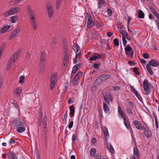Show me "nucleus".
Instances as JSON below:
<instances>
[{
  "label": "nucleus",
  "instance_id": "nucleus-1",
  "mask_svg": "<svg viewBox=\"0 0 159 159\" xmlns=\"http://www.w3.org/2000/svg\"><path fill=\"white\" fill-rule=\"evenodd\" d=\"M13 124L14 128L19 133L24 132L26 130L27 124L24 120L20 119H14Z\"/></svg>",
  "mask_w": 159,
  "mask_h": 159
},
{
  "label": "nucleus",
  "instance_id": "nucleus-2",
  "mask_svg": "<svg viewBox=\"0 0 159 159\" xmlns=\"http://www.w3.org/2000/svg\"><path fill=\"white\" fill-rule=\"evenodd\" d=\"M27 11L30 17V20L34 29L35 30L37 28V23L36 20V16L32 9L29 7H28Z\"/></svg>",
  "mask_w": 159,
  "mask_h": 159
},
{
  "label": "nucleus",
  "instance_id": "nucleus-3",
  "mask_svg": "<svg viewBox=\"0 0 159 159\" xmlns=\"http://www.w3.org/2000/svg\"><path fill=\"white\" fill-rule=\"evenodd\" d=\"M159 63L157 60H150L149 63L146 65V67L149 74L151 75H152L153 74V72L152 70L151 66H153L157 67Z\"/></svg>",
  "mask_w": 159,
  "mask_h": 159
},
{
  "label": "nucleus",
  "instance_id": "nucleus-4",
  "mask_svg": "<svg viewBox=\"0 0 159 159\" xmlns=\"http://www.w3.org/2000/svg\"><path fill=\"white\" fill-rule=\"evenodd\" d=\"M63 52L62 53V57L63 60H69L71 59L69 55L68 54V47L66 43H65L63 46Z\"/></svg>",
  "mask_w": 159,
  "mask_h": 159
},
{
  "label": "nucleus",
  "instance_id": "nucleus-5",
  "mask_svg": "<svg viewBox=\"0 0 159 159\" xmlns=\"http://www.w3.org/2000/svg\"><path fill=\"white\" fill-rule=\"evenodd\" d=\"M20 11V8L19 7H16L11 8L5 13L3 15V17H7L13 15L15 13L19 12Z\"/></svg>",
  "mask_w": 159,
  "mask_h": 159
},
{
  "label": "nucleus",
  "instance_id": "nucleus-6",
  "mask_svg": "<svg viewBox=\"0 0 159 159\" xmlns=\"http://www.w3.org/2000/svg\"><path fill=\"white\" fill-rule=\"evenodd\" d=\"M125 50L126 54L130 59H133V57L134 55V51L132 48L130 46L128 45L125 47Z\"/></svg>",
  "mask_w": 159,
  "mask_h": 159
},
{
  "label": "nucleus",
  "instance_id": "nucleus-7",
  "mask_svg": "<svg viewBox=\"0 0 159 159\" xmlns=\"http://www.w3.org/2000/svg\"><path fill=\"white\" fill-rule=\"evenodd\" d=\"M143 85L145 94L146 95H149L151 91L149 88V83L148 82V81L147 80H144L143 82Z\"/></svg>",
  "mask_w": 159,
  "mask_h": 159
},
{
  "label": "nucleus",
  "instance_id": "nucleus-8",
  "mask_svg": "<svg viewBox=\"0 0 159 159\" xmlns=\"http://www.w3.org/2000/svg\"><path fill=\"white\" fill-rule=\"evenodd\" d=\"M143 133L146 138H150L151 137L152 135V132L147 126H143Z\"/></svg>",
  "mask_w": 159,
  "mask_h": 159
},
{
  "label": "nucleus",
  "instance_id": "nucleus-9",
  "mask_svg": "<svg viewBox=\"0 0 159 159\" xmlns=\"http://www.w3.org/2000/svg\"><path fill=\"white\" fill-rule=\"evenodd\" d=\"M82 72H78L75 76L73 79V83L75 85H77L79 83V80L80 79L81 77L83 75Z\"/></svg>",
  "mask_w": 159,
  "mask_h": 159
},
{
  "label": "nucleus",
  "instance_id": "nucleus-10",
  "mask_svg": "<svg viewBox=\"0 0 159 159\" xmlns=\"http://www.w3.org/2000/svg\"><path fill=\"white\" fill-rule=\"evenodd\" d=\"M46 8L47 9L49 18L53 16V10L50 2H48L46 3Z\"/></svg>",
  "mask_w": 159,
  "mask_h": 159
},
{
  "label": "nucleus",
  "instance_id": "nucleus-11",
  "mask_svg": "<svg viewBox=\"0 0 159 159\" xmlns=\"http://www.w3.org/2000/svg\"><path fill=\"white\" fill-rule=\"evenodd\" d=\"M110 77V75L107 74H104L100 75L98 79L94 81V83L97 82L98 80H100L101 81L109 79Z\"/></svg>",
  "mask_w": 159,
  "mask_h": 159
},
{
  "label": "nucleus",
  "instance_id": "nucleus-12",
  "mask_svg": "<svg viewBox=\"0 0 159 159\" xmlns=\"http://www.w3.org/2000/svg\"><path fill=\"white\" fill-rule=\"evenodd\" d=\"M20 32L19 27L17 26L15 29L12 32L11 35L9 37V39L11 40L15 38Z\"/></svg>",
  "mask_w": 159,
  "mask_h": 159
},
{
  "label": "nucleus",
  "instance_id": "nucleus-13",
  "mask_svg": "<svg viewBox=\"0 0 159 159\" xmlns=\"http://www.w3.org/2000/svg\"><path fill=\"white\" fill-rule=\"evenodd\" d=\"M95 25L94 23L92 17L90 16L88 18L87 27L89 28H91Z\"/></svg>",
  "mask_w": 159,
  "mask_h": 159
},
{
  "label": "nucleus",
  "instance_id": "nucleus-14",
  "mask_svg": "<svg viewBox=\"0 0 159 159\" xmlns=\"http://www.w3.org/2000/svg\"><path fill=\"white\" fill-rule=\"evenodd\" d=\"M133 123L135 126L136 128L139 130H140L143 129V126L142 124L138 120H135L133 122Z\"/></svg>",
  "mask_w": 159,
  "mask_h": 159
},
{
  "label": "nucleus",
  "instance_id": "nucleus-15",
  "mask_svg": "<svg viewBox=\"0 0 159 159\" xmlns=\"http://www.w3.org/2000/svg\"><path fill=\"white\" fill-rule=\"evenodd\" d=\"M22 50L21 49L18 50L11 57V60H16L21 54Z\"/></svg>",
  "mask_w": 159,
  "mask_h": 159
},
{
  "label": "nucleus",
  "instance_id": "nucleus-16",
  "mask_svg": "<svg viewBox=\"0 0 159 159\" xmlns=\"http://www.w3.org/2000/svg\"><path fill=\"white\" fill-rule=\"evenodd\" d=\"M8 155V159H18L15 153L13 151H9Z\"/></svg>",
  "mask_w": 159,
  "mask_h": 159
},
{
  "label": "nucleus",
  "instance_id": "nucleus-17",
  "mask_svg": "<svg viewBox=\"0 0 159 159\" xmlns=\"http://www.w3.org/2000/svg\"><path fill=\"white\" fill-rule=\"evenodd\" d=\"M118 113L123 119L124 121L127 120L125 115V114H124V115L123 114V112L120 106H119L118 107Z\"/></svg>",
  "mask_w": 159,
  "mask_h": 159
},
{
  "label": "nucleus",
  "instance_id": "nucleus-18",
  "mask_svg": "<svg viewBox=\"0 0 159 159\" xmlns=\"http://www.w3.org/2000/svg\"><path fill=\"white\" fill-rule=\"evenodd\" d=\"M134 155L136 156V158L138 159L140 157V154L139 149L136 146L134 147L133 148Z\"/></svg>",
  "mask_w": 159,
  "mask_h": 159
},
{
  "label": "nucleus",
  "instance_id": "nucleus-19",
  "mask_svg": "<svg viewBox=\"0 0 159 159\" xmlns=\"http://www.w3.org/2000/svg\"><path fill=\"white\" fill-rule=\"evenodd\" d=\"M127 113L130 115H135V112L134 110L132 107H126V109Z\"/></svg>",
  "mask_w": 159,
  "mask_h": 159
},
{
  "label": "nucleus",
  "instance_id": "nucleus-20",
  "mask_svg": "<svg viewBox=\"0 0 159 159\" xmlns=\"http://www.w3.org/2000/svg\"><path fill=\"white\" fill-rule=\"evenodd\" d=\"M15 60H8L7 64L6 70L7 71L9 70L14 63Z\"/></svg>",
  "mask_w": 159,
  "mask_h": 159
},
{
  "label": "nucleus",
  "instance_id": "nucleus-21",
  "mask_svg": "<svg viewBox=\"0 0 159 159\" xmlns=\"http://www.w3.org/2000/svg\"><path fill=\"white\" fill-rule=\"evenodd\" d=\"M103 131L106 141L107 142V137L109 136V133L107 128L105 126L103 127Z\"/></svg>",
  "mask_w": 159,
  "mask_h": 159
},
{
  "label": "nucleus",
  "instance_id": "nucleus-22",
  "mask_svg": "<svg viewBox=\"0 0 159 159\" xmlns=\"http://www.w3.org/2000/svg\"><path fill=\"white\" fill-rule=\"evenodd\" d=\"M107 148L112 153L114 154L115 152L114 150L112 145L110 143H107Z\"/></svg>",
  "mask_w": 159,
  "mask_h": 159
},
{
  "label": "nucleus",
  "instance_id": "nucleus-23",
  "mask_svg": "<svg viewBox=\"0 0 159 159\" xmlns=\"http://www.w3.org/2000/svg\"><path fill=\"white\" fill-rule=\"evenodd\" d=\"M101 54H96L91 57L89 60H96L97 58L100 59L101 58Z\"/></svg>",
  "mask_w": 159,
  "mask_h": 159
},
{
  "label": "nucleus",
  "instance_id": "nucleus-24",
  "mask_svg": "<svg viewBox=\"0 0 159 159\" xmlns=\"http://www.w3.org/2000/svg\"><path fill=\"white\" fill-rule=\"evenodd\" d=\"M69 109L70 110V116L72 118L71 120H72L73 119V118H72L73 116H71V115H73L75 114V109L74 106L72 105L71 106H70L69 107Z\"/></svg>",
  "mask_w": 159,
  "mask_h": 159
},
{
  "label": "nucleus",
  "instance_id": "nucleus-25",
  "mask_svg": "<svg viewBox=\"0 0 159 159\" xmlns=\"http://www.w3.org/2000/svg\"><path fill=\"white\" fill-rule=\"evenodd\" d=\"M73 49L75 52L78 53V52H80V47L76 43L74 44L73 46Z\"/></svg>",
  "mask_w": 159,
  "mask_h": 159
},
{
  "label": "nucleus",
  "instance_id": "nucleus-26",
  "mask_svg": "<svg viewBox=\"0 0 159 159\" xmlns=\"http://www.w3.org/2000/svg\"><path fill=\"white\" fill-rule=\"evenodd\" d=\"M10 26L9 25H7L4 26L1 29L0 28V33H4L10 28Z\"/></svg>",
  "mask_w": 159,
  "mask_h": 159
},
{
  "label": "nucleus",
  "instance_id": "nucleus-27",
  "mask_svg": "<svg viewBox=\"0 0 159 159\" xmlns=\"http://www.w3.org/2000/svg\"><path fill=\"white\" fill-rule=\"evenodd\" d=\"M51 82H53L55 83L57 82V76L55 73L52 74L50 78Z\"/></svg>",
  "mask_w": 159,
  "mask_h": 159
},
{
  "label": "nucleus",
  "instance_id": "nucleus-28",
  "mask_svg": "<svg viewBox=\"0 0 159 159\" xmlns=\"http://www.w3.org/2000/svg\"><path fill=\"white\" fill-rule=\"evenodd\" d=\"M103 107L104 111L106 113H107L109 112L110 110L109 107L107 105L105 102L103 103Z\"/></svg>",
  "mask_w": 159,
  "mask_h": 159
},
{
  "label": "nucleus",
  "instance_id": "nucleus-29",
  "mask_svg": "<svg viewBox=\"0 0 159 159\" xmlns=\"http://www.w3.org/2000/svg\"><path fill=\"white\" fill-rule=\"evenodd\" d=\"M138 16L139 18L143 19L144 18V14L143 12L140 9L138 10Z\"/></svg>",
  "mask_w": 159,
  "mask_h": 159
},
{
  "label": "nucleus",
  "instance_id": "nucleus-30",
  "mask_svg": "<svg viewBox=\"0 0 159 159\" xmlns=\"http://www.w3.org/2000/svg\"><path fill=\"white\" fill-rule=\"evenodd\" d=\"M81 65V63H79L75 65L73 68L72 71L74 72L75 73V72L77 71L80 68Z\"/></svg>",
  "mask_w": 159,
  "mask_h": 159
},
{
  "label": "nucleus",
  "instance_id": "nucleus-31",
  "mask_svg": "<svg viewBox=\"0 0 159 159\" xmlns=\"http://www.w3.org/2000/svg\"><path fill=\"white\" fill-rule=\"evenodd\" d=\"M98 8H101L105 3V1L104 0H98Z\"/></svg>",
  "mask_w": 159,
  "mask_h": 159
},
{
  "label": "nucleus",
  "instance_id": "nucleus-32",
  "mask_svg": "<svg viewBox=\"0 0 159 159\" xmlns=\"http://www.w3.org/2000/svg\"><path fill=\"white\" fill-rule=\"evenodd\" d=\"M45 60H40V70L41 71H43L44 69L45 64Z\"/></svg>",
  "mask_w": 159,
  "mask_h": 159
},
{
  "label": "nucleus",
  "instance_id": "nucleus-33",
  "mask_svg": "<svg viewBox=\"0 0 159 159\" xmlns=\"http://www.w3.org/2000/svg\"><path fill=\"white\" fill-rule=\"evenodd\" d=\"M96 152V150L95 148H92L90 151V156L92 157H95Z\"/></svg>",
  "mask_w": 159,
  "mask_h": 159
},
{
  "label": "nucleus",
  "instance_id": "nucleus-34",
  "mask_svg": "<svg viewBox=\"0 0 159 159\" xmlns=\"http://www.w3.org/2000/svg\"><path fill=\"white\" fill-rule=\"evenodd\" d=\"M57 40L56 39L54 38H52V41L51 43V46L53 48L54 47V45L56 43Z\"/></svg>",
  "mask_w": 159,
  "mask_h": 159
},
{
  "label": "nucleus",
  "instance_id": "nucleus-35",
  "mask_svg": "<svg viewBox=\"0 0 159 159\" xmlns=\"http://www.w3.org/2000/svg\"><path fill=\"white\" fill-rule=\"evenodd\" d=\"M126 102L128 105L130 106V107H134V102L130 101L127 100L126 101Z\"/></svg>",
  "mask_w": 159,
  "mask_h": 159
},
{
  "label": "nucleus",
  "instance_id": "nucleus-36",
  "mask_svg": "<svg viewBox=\"0 0 159 159\" xmlns=\"http://www.w3.org/2000/svg\"><path fill=\"white\" fill-rule=\"evenodd\" d=\"M57 83L51 82L50 84V90H52L53 89L55 88V84Z\"/></svg>",
  "mask_w": 159,
  "mask_h": 159
},
{
  "label": "nucleus",
  "instance_id": "nucleus-37",
  "mask_svg": "<svg viewBox=\"0 0 159 159\" xmlns=\"http://www.w3.org/2000/svg\"><path fill=\"white\" fill-rule=\"evenodd\" d=\"M124 124L128 129H129L130 128V125L129 122L128 120H127L126 121H124Z\"/></svg>",
  "mask_w": 159,
  "mask_h": 159
},
{
  "label": "nucleus",
  "instance_id": "nucleus-38",
  "mask_svg": "<svg viewBox=\"0 0 159 159\" xmlns=\"http://www.w3.org/2000/svg\"><path fill=\"white\" fill-rule=\"evenodd\" d=\"M128 31L132 36L136 34V31L133 29L132 30H131L129 29H128Z\"/></svg>",
  "mask_w": 159,
  "mask_h": 159
},
{
  "label": "nucleus",
  "instance_id": "nucleus-39",
  "mask_svg": "<svg viewBox=\"0 0 159 159\" xmlns=\"http://www.w3.org/2000/svg\"><path fill=\"white\" fill-rule=\"evenodd\" d=\"M10 19L12 23H15L16 22L17 17L16 16H12L10 17Z\"/></svg>",
  "mask_w": 159,
  "mask_h": 159
},
{
  "label": "nucleus",
  "instance_id": "nucleus-40",
  "mask_svg": "<svg viewBox=\"0 0 159 159\" xmlns=\"http://www.w3.org/2000/svg\"><path fill=\"white\" fill-rule=\"evenodd\" d=\"M93 66L95 68L98 69L100 67V64L99 62L93 63Z\"/></svg>",
  "mask_w": 159,
  "mask_h": 159
},
{
  "label": "nucleus",
  "instance_id": "nucleus-41",
  "mask_svg": "<svg viewBox=\"0 0 159 159\" xmlns=\"http://www.w3.org/2000/svg\"><path fill=\"white\" fill-rule=\"evenodd\" d=\"M15 93L17 95H20L21 93V89L20 87L17 88L15 91Z\"/></svg>",
  "mask_w": 159,
  "mask_h": 159
},
{
  "label": "nucleus",
  "instance_id": "nucleus-42",
  "mask_svg": "<svg viewBox=\"0 0 159 159\" xmlns=\"http://www.w3.org/2000/svg\"><path fill=\"white\" fill-rule=\"evenodd\" d=\"M25 78V77L24 75H21L19 78V83L20 84H22L23 83V80Z\"/></svg>",
  "mask_w": 159,
  "mask_h": 159
},
{
  "label": "nucleus",
  "instance_id": "nucleus-43",
  "mask_svg": "<svg viewBox=\"0 0 159 159\" xmlns=\"http://www.w3.org/2000/svg\"><path fill=\"white\" fill-rule=\"evenodd\" d=\"M67 111L64 114L63 119V123H66V119L67 118Z\"/></svg>",
  "mask_w": 159,
  "mask_h": 159
},
{
  "label": "nucleus",
  "instance_id": "nucleus-44",
  "mask_svg": "<svg viewBox=\"0 0 159 159\" xmlns=\"http://www.w3.org/2000/svg\"><path fill=\"white\" fill-rule=\"evenodd\" d=\"M61 0H56V8L57 9L59 8L60 5Z\"/></svg>",
  "mask_w": 159,
  "mask_h": 159
},
{
  "label": "nucleus",
  "instance_id": "nucleus-45",
  "mask_svg": "<svg viewBox=\"0 0 159 159\" xmlns=\"http://www.w3.org/2000/svg\"><path fill=\"white\" fill-rule=\"evenodd\" d=\"M135 94L136 97L139 101H142V97L140 94L138 92L137 93H135V94Z\"/></svg>",
  "mask_w": 159,
  "mask_h": 159
},
{
  "label": "nucleus",
  "instance_id": "nucleus-46",
  "mask_svg": "<svg viewBox=\"0 0 159 159\" xmlns=\"http://www.w3.org/2000/svg\"><path fill=\"white\" fill-rule=\"evenodd\" d=\"M12 104L14 107L17 110L18 109V104L17 103V102L14 100L13 101Z\"/></svg>",
  "mask_w": 159,
  "mask_h": 159
},
{
  "label": "nucleus",
  "instance_id": "nucleus-47",
  "mask_svg": "<svg viewBox=\"0 0 159 159\" xmlns=\"http://www.w3.org/2000/svg\"><path fill=\"white\" fill-rule=\"evenodd\" d=\"M65 89L64 90V92H65L68 89L69 87V84L68 82L64 84Z\"/></svg>",
  "mask_w": 159,
  "mask_h": 159
},
{
  "label": "nucleus",
  "instance_id": "nucleus-48",
  "mask_svg": "<svg viewBox=\"0 0 159 159\" xmlns=\"http://www.w3.org/2000/svg\"><path fill=\"white\" fill-rule=\"evenodd\" d=\"M42 118H38V121L37 124L39 126L41 127L42 125Z\"/></svg>",
  "mask_w": 159,
  "mask_h": 159
},
{
  "label": "nucleus",
  "instance_id": "nucleus-49",
  "mask_svg": "<svg viewBox=\"0 0 159 159\" xmlns=\"http://www.w3.org/2000/svg\"><path fill=\"white\" fill-rule=\"evenodd\" d=\"M119 32L122 34V36H124L126 33H127V32L125 30H120L119 31Z\"/></svg>",
  "mask_w": 159,
  "mask_h": 159
},
{
  "label": "nucleus",
  "instance_id": "nucleus-50",
  "mask_svg": "<svg viewBox=\"0 0 159 159\" xmlns=\"http://www.w3.org/2000/svg\"><path fill=\"white\" fill-rule=\"evenodd\" d=\"M113 42L115 45L116 46H118L119 45V42L117 39L115 38L114 39Z\"/></svg>",
  "mask_w": 159,
  "mask_h": 159
},
{
  "label": "nucleus",
  "instance_id": "nucleus-51",
  "mask_svg": "<svg viewBox=\"0 0 159 159\" xmlns=\"http://www.w3.org/2000/svg\"><path fill=\"white\" fill-rule=\"evenodd\" d=\"M47 118L46 115H44L43 120V124H47Z\"/></svg>",
  "mask_w": 159,
  "mask_h": 159
},
{
  "label": "nucleus",
  "instance_id": "nucleus-52",
  "mask_svg": "<svg viewBox=\"0 0 159 159\" xmlns=\"http://www.w3.org/2000/svg\"><path fill=\"white\" fill-rule=\"evenodd\" d=\"M143 56L144 58L147 59L149 58V55L148 53H145L143 54Z\"/></svg>",
  "mask_w": 159,
  "mask_h": 159
},
{
  "label": "nucleus",
  "instance_id": "nucleus-53",
  "mask_svg": "<svg viewBox=\"0 0 159 159\" xmlns=\"http://www.w3.org/2000/svg\"><path fill=\"white\" fill-rule=\"evenodd\" d=\"M149 8L151 10V11L153 14L155 13L157 11L155 10L154 8L152 7V6H150L149 7Z\"/></svg>",
  "mask_w": 159,
  "mask_h": 159
},
{
  "label": "nucleus",
  "instance_id": "nucleus-54",
  "mask_svg": "<svg viewBox=\"0 0 159 159\" xmlns=\"http://www.w3.org/2000/svg\"><path fill=\"white\" fill-rule=\"evenodd\" d=\"M45 53L44 52H42L41 55V60H44Z\"/></svg>",
  "mask_w": 159,
  "mask_h": 159
},
{
  "label": "nucleus",
  "instance_id": "nucleus-55",
  "mask_svg": "<svg viewBox=\"0 0 159 159\" xmlns=\"http://www.w3.org/2000/svg\"><path fill=\"white\" fill-rule=\"evenodd\" d=\"M125 37L129 41H131L132 40L129 34L128 33H126L125 35Z\"/></svg>",
  "mask_w": 159,
  "mask_h": 159
},
{
  "label": "nucleus",
  "instance_id": "nucleus-56",
  "mask_svg": "<svg viewBox=\"0 0 159 159\" xmlns=\"http://www.w3.org/2000/svg\"><path fill=\"white\" fill-rule=\"evenodd\" d=\"M6 44L5 43H3L1 45V47H0V50H1L2 51L6 46Z\"/></svg>",
  "mask_w": 159,
  "mask_h": 159
},
{
  "label": "nucleus",
  "instance_id": "nucleus-57",
  "mask_svg": "<svg viewBox=\"0 0 159 159\" xmlns=\"http://www.w3.org/2000/svg\"><path fill=\"white\" fill-rule=\"evenodd\" d=\"M122 41L124 46H125L126 44L127 41L124 36H122Z\"/></svg>",
  "mask_w": 159,
  "mask_h": 159
},
{
  "label": "nucleus",
  "instance_id": "nucleus-58",
  "mask_svg": "<svg viewBox=\"0 0 159 159\" xmlns=\"http://www.w3.org/2000/svg\"><path fill=\"white\" fill-rule=\"evenodd\" d=\"M77 136L75 134H73L72 136V141L73 142H75V140L76 139Z\"/></svg>",
  "mask_w": 159,
  "mask_h": 159
},
{
  "label": "nucleus",
  "instance_id": "nucleus-59",
  "mask_svg": "<svg viewBox=\"0 0 159 159\" xmlns=\"http://www.w3.org/2000/svg\"><path fill=\"white\" fill-rule=\"evenodd\" d=\"M75 53L76 54L75 57V60H77L78 58L80 59V52H78V53L75 52Z\"/></svg>",
  "mask_w": 159,
  "mask_h": 159
},
{
  "label": "nucleus",
  "instance_id": "nucleus-60",
  "mask_svg": "<svg viewBox=\"0 0 159 159\" xmlns=\"http://www.w3.org/2000/svg\"><path fill=\"white\" fill-rule=\"evenodd\" d=\"M104 100L105 103H107L108 105H110L109 98H104Z\"/></svg>",
  "mask_w": 159,
  "mask_h": 159
},
{
  "label": "nucleus",
  "instance_id": "nucleus-61",
  "mask_svg": "<svg viewBox=\"0 0 159 159\" xmlns=\"http://www.w3.org/2000/svg\"><path fill=\"white\" fill-rule=\"evenodd\" d=\"M73 121H70L68 125V128L69 129H70L72 128L73 127Z\"/></svg>",
  "mask_w": 159,
  "mask_h": 159
},
{
  "label": "nucleus",
  "instance_id": "nucleus-62",
  "mask_svg": "<svg viewBox=\"0 0 159 159\" xmlns=\"http://www.w3.org/2000/svg\"><path fill=\"white\" fill-rule=\"evenodd\" d=\"M130 88L132 90V92L134 93V94H135V93H137V91H136L135 89L134 88V87L133 86H131Z\"/></svg>",
  "mask_w": 159,
  "mask_h": 159
},
{
  "label": "nucleus",
  "instance_id": "nucleus-63",
  "mask_svg": "<svg viewBox=\"0 0 159 159\" xmlns=\"http://www.w3.org/2000/svg\"><path fill=\"white\" fill-rule=\"evenodd\" d=\"M107 12L109 15L111 16L112 14V12L110 8H108L107 10Z\"/></svg>",
  "mask_w": 159,
  "mask_h": 159
},
{
  "label": "nucleus",
  "instance_id": "nucleus-64",
  "mask_svg": "<svg viewBox=\"0 0 159 159\" xmlns=\"http://www.w3.org/2000/svg\"><path fill=\"white\" fill-rule=\"evenodd\" d=\"M15 143V140H14L12 139H11L10 141H9V143L10 144H12V143Z\"/></svg>",
  "mask_w": 159,
  "mask_h": 159
}]
</instances>
